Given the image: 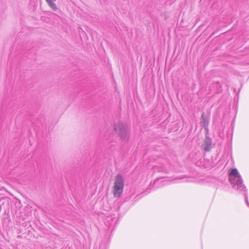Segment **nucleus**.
Returning <instances> with one entry per match:
<instances>
[{
    "label": "nucleus",
    "instance_id": "nucleus-11",
    "mask_svg": "<svg viewBox=\"0 0 249 249\" xmlns=\"http://www.w3.org/2000/svg\"><path fill=\"white\" fill-rule=\"evenodd\" d=\"M217 86V87L219 86H220V84H219V83H215V84H213V87H214V86Z\"/></svg>",
    "mask_w": 249,
    "mask_h": 249
},
{
    "label": "nucleus",
    "instance_id": "nucleus-5",
    "mask_svg": "<svg viewBox=\"0 0 249 249\" xmlns=\"http://www.w3.org/2000/svg\"><path fill=\"white\" fill-rule=\"evenodd\" d=\"M212 141L210 138H206L203 143L202 144V148L205 151H209L212 148Z\"/></svg>",
    "mask_w": 249,
    "mask_h": 249
},
{
    "label": "nucleus",
    "instance_id": "nucleus-3",
    "mask_svg": "<svg viewBox=\"0 0 249 249\" xmlns=\"http://www.w3.org/2000/svg\"><path fill=\"white\" fill-rule=\"evenodd\" d=\"M114 130L122 140H125L127 136V126L124 124L118 122L114 125Z\"/></svg>",
    "mask_w": 249,
    "mask_h": 249
},
{
    "label": "nucleus",
    "instance_id": "nucleus-4",
    "mask_svg": "<svg viewBox=\"0 0 249 249\" xmlns=\"http://www.w3.org/2000/svg\"><path fill=\"white\" fill-rule=\"evenodd\" d=\"M200 158V153L198 151H193L188 155V159L194 163H196Z\"/></svg>",
    "mask_w": 249,
    "mask_h": 249
},
{
    "label": "nucleus",
    "instance_id": "nucleus-10",
    "mask_svg": "<svg viewBox=\"0 0 249 249\" xmlns=\"http://www.w3.org/2000/svg\"><path fill=\"white\" fill-rule=\"evenodd\" d=\"M178 128H179V126H177L175 127H172V131L174 130V131H176L178 130Z\"/></svg>",
    "mask_w": 249,
    "mask_h": 249
},
{
    "label": "nucleus",
    "instance_id": "nucleus-6",
    "mask_svg": "<svg viewBox=\"0 0 249 249\" xmlns=\"http://www.w3.org/2000/svg\"><path fill=\"white\" fill-rule=\"evenodd\" d=\"M200 124H202L205 129H208L209 120L204 113H203L201 115Z\"/></svg>",
    "mask_w": 249,
    "mask_h": 249
},
{
    "label": "nucleus",
    "instance_id": "nucleus-2",
    "mask_svg": "<svg viewBox=\"0 0 249 249\" xmlns=\"http://www.w3.org/2000/svg\"><path fill=\"white\" fill-rule=\"evenodd\" d=\"M124 187V178L122 175L118 174L115 177L113 193L115 197H119L123 193Z\"/></svg>",
    "mask_w": 249,
    "mask_h": 249
},
{
    "label": "nucleus",
    "instance_id": "nucleus-7",
    "mask_svg": "<svg viewBox=\"0 0 249 249\" xmlns=\"http://www.w3.org/2000/svg\"><path fill=\"white\" fill-rule=\"evenodd\" d=\"M165 178L162 177L160 178H157L156 179L155 182L156 183H161L162 185H164L166 184H170V180H165Z\"/></svg>",
    "mask_w": 249,
    "mask_h": 249
},
{
    "label": "nucleus",
    "instance_id": "nucleus-12",
    "mask_svg": "<svg viewBox=\"0 0 249 249\" xmlns=\"http://www.w3.org/2000/svg\"><path fill=\"white\" fill-rule=\"evenodd\" d=\"M177 179V178H172V181H173V180H176V179Z\"/></svg>",
    "mask_w": 249,
    "mask_h": 249
},
{
    "label": "nucleus",
    "instance_id": "nucleus-8",
    "mask_svg": "<svg viewBox=\"0 0 249 249\" xmlns=\"http://www.w3.org/2000/svg\"><path fill=\"white\" fill-rule=\"evenodd\" d=\"M154 169L155 171L159 172H166L167 171V168L162 165H158L154 166Z\"/></svg>",
    "mask_w": 249,
    "mask_h": 249
},
{
    "label": "nucleus",
    "instance_id": "nucleus-1",
    "mask_svg": "<svg viewBox=\"0 0 249 249\" xmlns=\"http://www.w3.org/2000/svg\"><path fill=\"white\" fill-rule=\"evenodd\" d=\"M229 180L233 185V188L240 192H243L245 200L247 204L249 206L247 189L243 184V181L241 175L236 168L232 169L229 174Z\"/></svg>",
    "mask_w": 249,
    "mask_h": 249
},
{
    "label": "nucleus",
    "instance_id": "nucleus-9",
    "mask_svg": "<svg viewBox=\"0 0 249 249\" xmlns=\"http://www.w3.org/2000/svg\"><path fill=\"white\" fill-rule=\"evenodd\" d=\"M46 1L50 6V7H51L53 10H56L57 7L52 0H46Z\"/></svg>",
    "mask_w": 249,
    "mask_h": 249
}]
</instances>
